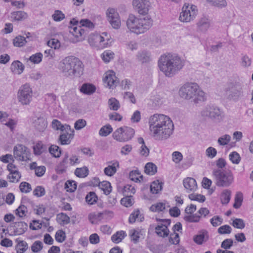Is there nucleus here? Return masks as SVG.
Returning a JSON list of instances; mask_svg holds the SVG:
<instances>
[{"label":"nucleus","instance_id":"58836bf2","mask_svg":"<svg viewBox=\"0 0 253 253\" xmlns=\"http://www.w3.org/2000/svg\"><path fill=\"white\" fill-rule=\"evenodd\" d=\"M113 131V128L111 125H107L102 127L99 131V134L102 136H107Z\"/></svg>","mask_w":253,"mask_h":253},{"label":"nucleus","instance_id":"338daca9","mask_svg":"<svg viewBox=\"0 0 253 253\" xmlns=\"http://www.w3.org/2000/svg\"><path fill=\"white\" fill-rule=\"evenodd\" d=\"M231 137L229 135L225 134L220 137L217 140L218 144L220 145H227L230 141Z\"/></svg>","mask_w":253,"mask_h":253},{"label":"nucleus","instance_id":"2f4dec72","mask_svg":"<svg viewBox=\"0 0 253 253\" xmlns=\"http://www.w3.org/2000/svg\"><path fill=\"white\" fill-rule=\"evenodd\" d=\"M157 170V166L152 163H148L145 167V172L147 174L153 175Z\"/></svg>","mask_w":253,"mask_h":253},{"label":"nucleus","instance_id":"13d9d810","mask_svg":"<svg viewBox=\"0 0 253 253\" xmlns=\"http://www.w3.org/2000/svg\"><path fill=\"white\" fill-rule=\"evenodd\" d=\"M115 165V164H113L104 169V171L106 175L111 176L116 173L117 169Z\"/></svg>","mask_w":253,"mask_h":253},{"label":"nucleus","instance_id":"f704fd0d","mask_svg":"<svg viewBox=\"0 0 253 253\" xmlns=\"http://www.w3.org/2000/svg\"><path fill=\"white\" fill-rule=\"evenodd\" d=\"M134 203V200L131 195H126V197L122 198L121 200V204L126 207H130Z\"/></svg>","mask_w":253,"mask_h":253},{"label":"nucleus","instance_id":"79ce46f5","mask_svg":"<svg viewBox=\"0 0 253 253\" xmlns=\"http://www.w3.org/2000/svg\"><path fill=\"white\" fill-rule=\"evenodd\" d=\"M57 220L60 224H67L70 222V217L66 214L62 212L57 215Z\"/></svg>","mask_w":253,"mask_h":253},{"label":"nucleus","instance_id":"8fccbe9b","mask_svg":"<svg viewBox=\"0 0 253 253\" xmlns=\"http://www.w3.org/2000/svg\"><path fill=\"white\" fill-rule=\"evenodd\" d=\"M232 226L238 229H243L245 227V223L243 219L235 218L232 222Z\"/></svg>","mask_w":253,"mask_h":253},{"label":"nucleus","instance_id":"7c9ffc66","mask_svg":"<svg viewBox=\"0 0 253 253\" xmlns=\"http://www.w3.org/2000/svg\"><path fill=\"white\" fill-rule=\"evenodd\" d=\"M231 192L228 189L224 190L221 194L220 200L222 204H227L231 198Z\"/></svg>","mask_w":253,"mask_h":253},{"label":"nucleus","instance_id":"c85d7f7f","mask_svg":"<svg viewBox=\"0 0 253 253\" xmlns=\"http://www.w3.org/2000/svg\"><path fill=\"white\" fill-rule=\"evenodd\" d=\"M126 236L125 231L121 230L117 231L115 234H113L111 237V240L115 243H119Z\"/></svg>","mask_w":253,"mask_h":253},{"label":"nucleus","instance_id":"c03bdc74","mask_svg":"<svg viewBox=\"0 0 253 253\" xmlns=\"http://www.w3.org/2000/svg\"><path fill=\"white\" fill-rule=\"evenodd\" d=\"M201 215H198L196 213L194 214H189L185 215L184 217V219L186 222H198L200 221Z\"/></svg>","mask_w":253,"mask_h":253},{"label":"nucleus","instance_id":"2eb2a0df","mask_svg":"<svg viewBox=\"0 0 253 253\" xmlns=\"http://www.w3.org/2000/svg\"><path fill=\"white\" fill-rule=\"evenodd\" d=\"M94 39L95 42H98L99 46L101 48L107 46L110 41V36L106 32H103L101 35L97 34L94 36Z\"/></svg>","mask_w":253,"mask_h":253},{"label":"nucleus","instance_id":"c9c22d12","mask_svg":"<svg viewBox=\"0 0 253 253\" xmlns=\"http://www.w3.org/2000/svg\"><path fill=\"white\" fill-rule=\"evenodd\" d=\"M98 197L94 192H89L85 197V201L89 205H93L97 202Z\"/></svg>","mask_w":253,"mask_h":253},{"label":"nucleus","instance_id":"864d4df0","mask_svg":"<svg viewBox=\"0 0 253 253\" xmlns=\"http://www.w3.org/2000/svg\"><path fill=\"white\" fill-rule=\"evenodd\" d=\"M43 248L42 243L40 241H36L31 246V250L34 253H37Z\"/></svg>","mask_w":253,"mask_h":253},{"label":"nucleus","instance_id":"6e6d98bb","mask_svg":"<svg viewBox=\"0 0 253 253\" xmlns=\"http://www.w3.org/2000/svg\"><path fill=\"white\" fill-rule=\"evenodd\" d=\"M42 53L38 52L31 56L29 58V60L34 64H38L42 61Z\"/></svg>","mask_w":253,"mask_h":253},{"label":"nucleus","instance_id":"bb28decb","mask_svg":"<svg viewBox=\"0 0 253 253\" xmlns=\"http://www.w3.org/2000/svg\"><path fill=\"white\" fill-rule=\"evenodd\" d=\"M163 183L159 180L153 181L150 186V191L153 194H157L163 188Z\"/></svg>","mask_w":253,"mask_h":253},{"label":"nucleus","instance_id":"f03ea898","mask_svg":"<svg viewBox=\"0 0 253 253\" xmlns=\"http://www.w3.org/2000/svg\"><path fill=\"white\" fill-rule=\"evenodd\" d=\"M184 64V60L175 54H164L158 61L160 70L168 77H172L177 74Z\"/></svg>","mask_w":253,"mask_h":253},{"label":"nucleus","instance_id":"20e7f679","mask_svg":"<svg viewBox=\"0 0 253 253\" xmlns=\"http://www.w3.org/2000/svg\"><path fill=\"white\" fill-rule=\"evenodd\" d=\"M180 96L187 100L192 99L195 103L203 102L206 100L205 92L200 89L196 83H187L184 84L179 89Z\"/></svg>","mask_w":253,"mask_h":253},{"label":"nucleus","instance_id":"ea45409f","mask_svg":"<svg viewBox=\"0 0 253 253\" xmlns=\"http://www.w3.org/2000/svg\"><path fill=\"white\" fill-rule=\"evenodd\" d=\"M243 200L242 193L241 192L237 193L235 197V202L233 204V207L236 209L240 208L242 205Z\"/></svg>","mask_w":253,"mask_h":253},{"label":"nucleus","instance_id":"9b49d317","mask_svg":"<svg viewBox=\"0 0 253 253\" xmlns=\"http://www.w3.org/2000/svg\"><path fill=\"white\" fill-rule=\"evenodd\" d=\"M201 115L203 117L218 120L221 118V113L219 108L217 106L209 105L202 111Z\"/></svg>","mask_w":253,"mask_h":253},{"label":"nucleus","instance_id":"72a5a7b5","mask_svg":"<svg viewBox=\"0 0 253 253\" xmlns=\"http://www.w3.org/2000/svg\"><path fill=\"white\" fill-rule=\"evenodd\" d=\"M99 187L103 191L104 193L106 195H109L112 191L111 183L108 181H103L101 182Z\"/></svg>","mask_w":253,"mask_h":253},{"label":"nucleus","instance_id":"e433bc0d","mask_svg":"<svg viewBox=\"0 0 253 253\" xmlns=\"http://www.w3.org/2000/svg\"><path fill=\"white\" fill-rule=\"evenodd\" d=\"M109 108L114 111H117L120 107V104L118 100L115 98H111L108 100Z\"/></svg>","mask_w":253,"mask_h":253},{"label":"nucleus","instance_id":"5701e85b","mask_svg":"<svg viewBox=\"0 0 253 253\" xmlns=\"http://www.w3.org/2000/svg\"><path fill=\"white\" fill-rule=\"evenodd\" d=\"M136 59L142 63H147L150 60V54L147 51H140L137 53Z\"/></svg>","mask_w":253,"mask_h":253},{"label":"nucleus","instance_id":"9d476101","mask_svg":"<svg viewBox=\"0 0 253 253\" xmlns=\"http://www.w3.org/2000/svg\"><path fill=\"white\" fill-rule=\"evenodd\" d=\"M14 158L19 161H26L29 159L31 153L29 149L25 146L19 144L13 149Z\"/></svg>","mask_w":253,"mask_h":253},{"label":"nucleus","instance_id":"49530a36","mask_svg":"<svg viewBox=\"0 0 253 253\" xmlns=\"http://www.w3.org/2000/svg\"><path fill=\"white\" fill-rule=\"evenodd\" d=\"M26 42L25 37L20 36L16 37L13 41L14 45L17 47L23 46Z\"/></svg>","mask_w":253,"mask_h":253},{"label":"nucleus","instance_id":"4468645a","mask_svg":"<svg viewBox=\"0 0 253 253\" xmlns=\"http://www.w3.org/2000/svg\"><path fill=\"white\" fill-rule=\"evenodd\" d=\"M132 4L135 10L142 15L147 14L150 6L149 0H133Z\"/></svg>","mask_w":253,"mask_h":253},{"label":"nucleus","instance_id":"a878e982","mask_svg":"<svg viewBox=\"0 0 253 253\" xmlns=\"http://www.w3.org/2000/svg\"><path fill=\"white\" fill-rule=\"evenodd\" d=\"M27 17L26 12L22 11H14L11 13V18L15 21H22Z\"/></svg>","mask_w":253,"mask_h":253},{"label":"nucleus","instance_id":"774afa93","mask_svg":"<svg viewBox=\"0 0 253 253\" xmlns=\"http://www.w3.org/2000/svg\"><path fill=\"white\" fill-rule=\"evenodd\" d=\"M0 160L4 163H9L14 162V158L11 154H6L0 157Z\"/></svg>","mask_w":253,"mask_h":253},{"label":"nucleus","instance_id":"4be33fe9","mask_svg":"<svg viewBox=\"0 0 253 253\" xmlns=\"http://www.w3.org/2000/svg\"><path fill=\"white\" fill-rule=\"evenodd\" d=\"M199 30L202 32H206L210 26V22L209 19L206 17L201 18L197 23Z\"/></svg>","mask_w":253,"mask_h":253},{"label":"nucleus","instance_id":"0e129e2a","mask_svg":"<svg viewBox=\"0 0 253 253\" xmlns=\"http://www.w3.org/2000/svg\"><path fill=\"white\" fill-rule=\"evenodd\" d=\"M66 238L65 233L62 230H58L55 234V240L59 243H62Z\"/></svg>","mask_w":253,"mask_h":253},{"label":"nucleus","instance_id":"b1692460","mask_svg":"<svg viewBox=\"0 0 253 253\" xmlns=\"http://www.w3.org/2000/svg\"><path fill=\"white\" fill-rule=\"evenodd\" d=\"M208 239V232L206 230L202 231L199 234L195 235L193 238V241L198 245H201L204 241Z\"/></svg>","mask_w":253,"mask_h":253},{"label":"nucleus","instance_id":"dca6fc26","mask_svg":"<svg viewBox=\"0 0 253 253\" xmlns=\"http://www.w3.org/2000/svg\"><path fill=\"white\" fill-rule=\"evenodd\" d=\"M227 93L229 98L237 101L242 95V88L239 86H233L230 89Z\"/></svg>","mask_w":253,"mask_h":253},{"label":"nucleus","instance_id":"f3484780","mask_svg":"<svg viewBox=\"0 0 253 253\" xmlns=\"http://www.w3.org/2000/svg\"><path fill=\"white\" fill-rule=\"evenodd\" d=\"M103 81L110 88L116 86L119 83L114 72H112V74H106Z\"/></svg>","mask_w":253,"mask_h":253},{"label":"nucleus","instance_id":"69168bd1","mask_svg":"<svg viewBox=\"0 0 253 253\" xmlns=\"http://www.w3.org/2000/svg\"><path fill=\"white\" fill-rule=\"evenodd\" d=\"M210 222L213 226L216 227L222 224L223 219L218 215H215L210 219Z\"/></svg>","mask_w":253,"mask_h":253},{"label":"nucleus","instance_id":"0eeeda50","mask_svg":"<svg viewBox=\"0 0 253 253\" xmlns=\"http://www.w3.org/2000/svg\"><path fill=\"white\" fill-rule=\"evenodd\" d=\"M134 133V130L131 127H121L114 132L113 137L119 142H126L131 139Z\"/></svg>","mask_w":253,"mask_h":253},{"label":"nucleus","instance_id":"5fc2aeb1","mask_svg":"<svg viewBox=\"0 0 253 253\" xmlns=\"http://www.w3.org/2000/svg\"><path fill=\"white\" fill-rule=\"evenodd\" d=\"M28 210H26V207L24 205H20L15 211V213L20 217L25 216Z\"/></svg>","mask_w":253,"mask_h":253},{"label":"nucleus","instance_id":"473e14b6","mask_svg":"<svg viewBox=\"0 0 253 253\" xmlns=\"http://www.w3.org/2000/svg\"><path fill=\"white\" fill-rule=\"evenodd\" d=\"M89 170L86 167L77 168L75 171V174L79 177H85L88 174Z\"/></svg>","mask_w":253,"mask_h":253},{"label":"nucleus","instance_id":"a211bd4d","mask_svg":"<svg viewBox=\"0 0 253 253\" xmlns=\"http://www.w3.org/2000/svg\"><path fill=\"white\" fill-rule=\"evenodd\" d=\"M14 234L22 235L24 234L27 230L28 225L25 222H15L14 223Z\"/></svg>","mask_w":253,"mask_h":253},{"label":"nucleus","instance_id":"aec40b11","mask_svg":"<svg viewBox=\"0 0 253 253\" xmlns=\"http://www.w3.org/2000/svg\"><path fill=\"white\" fill-rule=\"evenodd\" d=\"M34 125L37 130L42 132L46 128L47 123L43 117H40L34 121Z\"/></svg>","mask_w":253,"mask_h":253},{"label":"nucleus","instance_id":"a18cd8bd","mask_svg":"<svg viewBox=\"0 0 253 253\" xmlns=\"http://www.w3.org/2000/svg\"><path fill=\"white\" fill-rule=\"evenodd\" d=\"M114 53L110 50H106L101 55L102 60L106 63H108L114 58Z\"/></svg>","mask_w":253,"mask_h":253},{"label":"nucleus","instance_id":"603ef678","mask_svg":"<svg viewBox=\"0 0 253 253\" xmlns=\"http://www.w3.org/2000/svg\"><path fill=\"white\" fill-rule=\"evenodd\" d=\"M230 160L233 163L235 164H238L241 160V157L239 154L235 151L231 152L229 156Z\"/></svg>","mask_w":253,"mask_h":253},{"label":"nucleus","instance_id":"37998d69","mask_svg":"<svg viewBox=\"0 0 253 253\" xmlns=\"http://www.w3.org/2000/svg\"><path fill=\"white\" fill-rule=\"evenodd\" d=\"M65 188L68 192H74L77 188V183L75 181L68 180L65 183Z\"/></svg>","mask_w":253,"mask_h":253},{"label":"nucleus","instance_id":"6e6552de","mask_svg":"<svg viewBox=\"0 0 253 253\" xmlns=\"http://www.w3.org/2000/svg\"><path fill=\"white\" fill-rule=\"evenodd\" d=\"M33 91L29 84L22 85L19 89L17 97L22 105H28L32 100Z\"/></svg>","mask_w":253,"mask_h":253},{"label":"nucleus","instance_id":"f257e3e1","mask_svg":"<svg viewBox=\"0 0 253 253\" xmlns=\"http://www.w3.org/2000/svg\"><path fill=\"white\" fill-rule=\"evenodd\" d=\"M149 125L152 135L156 140H167L173 133V123L168 116L155 114L150 117Z\"/></svg>","mask_w":253,"mask_h":253},{"label":"nucleus","instance_id":"09e8293b","mask_svg":"<svg viewBox=\"0 0 253 253\" xmlns=\"http://www.w3.org/2000/svg\"><path fill=\"white\" fill-rule=\"evenodd\" d=\"M129 235L130 237L131 241L136 244L138 242L140 236L139 232L134 229L129 230Z\"/></svg>","mask_w":253,"mask_h":253},{"label":"nucleus","instance_id":"4d7b16f0","mask_svg":"<svg viewBox=\"0 0 253 253\" xmlns=\"http://www.w3.org/2000/svg\"><path fill=\"white\" fill-rule=\"evenodd\" d=\"M140 173L138 170H132L129 172V178L133 181L137 182V181H139V177L141 179L143 177L142 175H140Z\"/></svg>","mask_w":253,"mask_h":253},{"label":"nucleus","instance_id":"cd10ccee","mask_svg":"<svg viewBox=\"0 0 253 253\" xmlns=\"http://www.w3.org/2000/svg\"><path fill=\"white\" fill-rule=\"evenodd\" d=\"M17 244L16 246V249L17 253H24L28 249V244L24 241L19 240V239L15 240Z\"/></svg>","mask_w":253,"mask_h":253},{"label":"nucleus","instance_id":"1a4fd4ad","mask_svg":"<svg viewBox=\"0 0 253 253\" xmlns=\"http://www.w3.org/2000/svg\"><path fill=\"white\" fill-rule=\"evenodd\" d=\"M197 7L194 5L184 4L182 8V11L180 13L179 20L184 22H188L195 18L197 15Z\"/></svg>","mask_w":253,"mask_h":253},{"label":"nucleus","instance_id":"39448f33","mask_svg":"<svg viewBox=\"0 0 253 253\" xmlns=\"http://www.w3.org/2000/svg\"><path fill=\"white\" fill-rule=\"evenodd\" d=\"M152 25V20L148 17L138 18L133 14H130L126 21V26L129 30L137 35L144 33Z\"/></svg>","mask_w":253,"mask_h":253},{"label":"nucleus","instance_id":"052dcab7","mask_svg":"<svg viewBox=\"0 0 253 253\" xmlns=\"http://www.w3.org/2000/svg\"><path fill=\"white\" fill-rule=\"evenodd\" d=\"M79 24L82 27H85L86 29H92L94 26L93 23L87 19H82Z\"/></svg>","mask_w":253,"mask_h":253},{"label":"nucleus","instance_id":"4c0bfd02","mask_svg":"<svg viewBox=\"0 0 253 253\" xmlns=\"http://www.w3.org/2000/svg\"><path fill=\"white\" fill-rule=\"evenodd\" d=\"M21 175L18 170L13 171L11 174H9L7 178L9 179L10 182H17L19 181Z\"/></svg>","mask_w":253,"mask_h":253},{"label":"nucleus","instance_id":"f8f14e48","mask_svg":"<svg viewBox=\"0 0 253 253\" xmlns=\"http://www.w3.org/2000/svg\"><path fill=\"white\" fill-rule=\"evenodd\" d=\"M156 220L158 222H167V224H159L155 228L156 233L160 237L165 238L169 235V231L168 226L170 225L171 220L169 219H160L156 218Z\"/></svg>","mask_w":253,"mask_h":253},{"label":"nucleus","instance_id":"ddd939ff","mask_svg":"<svg viewBox=\"0 0 253 253\" xmlns=\"http://www.w3.org/2000/svg\"><path fill=\"white\" fill-rule=\"evenodd\" d=\"M108 20L112 27L115 29L120 28L121 20L120 16L117 11L114 8H109L107 11Z\"/></svg>","mask_w":253,"mask_h":253},{"label":"nucleus","instance_id":"c756f323","mask_svg":"<svg viewBox=\"0 0 253 253\" xmlns=\"http://www.w3.org/2000/svg\"><path fill=\"white\" fill-rule=\"evenodd\" d=\"M166 205L165 203L159 202L152 205L149 208L150 211L152 212L163 211L166 209Z\"/></svg>","mask_w":253,"mask_h":253},{"label":"nucleus","instance_id":"a19ab883","mask_svg":"<svg viewBox=\"0 0 253 253\" xmlns=\"http://www.w3.org/2000/svg\"><path fill=\"white\" fill-rule=\"evenodd\" d=\"M49 152L55 158H59L61 154V149L56 145H51L49 148Z\"/></svg>","mask_w":253,"mask_h":253},{"label":"nucleus","instance_id":"e2e57ef3","mask_svg":"<svg viewBox=\"0 0 253 253\" xmlns=\"http://www.w3.org/2000/svg\"><path fill=\"white\" fill-rule=\"evenodd\" d=\"M231 227L228 225H224L218 228L217 232L220 234H226L231 233Z\"/></svg>","mask_w":253,"mask_h":253},{"label":"nucleus","instance_id":"393cba45","mask_svg":"<svg viewBox=\"0 0 253 253\" xmlns=\"http://www.w3.org/2000/svg\"><path fill=\"white\" fill-rule=\"evenodd\" d=\"M95 86L90 84H84L80 88L81 92L85 94H91L95 91Z\"/></svg>","mask_w":253,"mask_h":253},{"label":"nucleus","instance_id":"de8ad7c7","mask_svg":"<svg viewBox=\"0 0 253 253\" xmlns=\"http://www.w3.org/2000/svg\"><path fill=\"white\" fill-rule=\"evenodd\" d=\"M11 68L12 69L17 70V73L20 74L23 72L24 69V66L21 62L19 61H15L11 64Z\"/></svg>","mask_w":253,"mask_h":253},{"label":"nucleus","instance_id":"7ed1b4c3","mask_svg":"<svg viewBox=\"0 0 253 253\" xmlns=\"http://www.w3.org/2000/svg\"><path fill=\"white\" fill-rule=\"evenodd\" d=\"M84 65L78 58L69 56L63 59L59 64V69L66 77H79L83 73Z\"/></svg>","mask_w":253,"mask_h":253},{"label":"nucleus","instance_id":"3c124183","mask_svg":"<svg viewBox=\"0 0 253 253\" xmlns=\"http://www.w3.org/2000/svg\"><path fill=\"white\" fill-rule=\"evenodd\" d=\"M19 189L21 192L27 193L32 190L31 185L27 182H22L19 185Z\"/></svg>","mask_w":253,"mask_h":253},{"label":"nucleus","instance_id":"412c9836","mask_svg":"<svg viewBox=\"0 0 253 253\" xmlns=\"http://www.w3.org/2000/svg\"><path fill=\"white\" fill-rule=\"evenodd\" d=\"M74 137V134L69 132H62L59 136L58 141L61 145H68L70 144Z\"/></svg>","mask_w":253,"mask_h":253},{"label":"nucleus","instance_id":"423d86ee","mask_svg":"<svg viewBox=\"0 0 253 253\" xmlns=\"http://www.w3.org/2000/svg\"><path fill=\"white\" fill-rule=\"evenodd\" d=\"M212 175L215 180V184L218 187H229L233 182L234 177L231 170L214 169Z\"/></svg>","mask_w":253,"mask_h":253},{"label":"nucleus","instance_id":"bf43d9fd","mask_svg":"<svg viewBox=\"0 0 253 253\" xmlns=\"http://www.w3.org/2000/svg\"><path fill=\"white\" fill-rule=\"evenodd\" d=\"M189 198L191 200L197 201L203 203L206 200L205 196L201 194H190L188 195Z\"/></svg>","mask_w":253,"mask_h":253},{"label":"nucleus","instance_id":"680f3d73","mask_svg":"<svg viewBox=\"0 0 253 253\" xmlns=\"http://www.w3.org/2000/svg\"><path fill=\"white\" fill-rule=\"evenodd\" d=\"M44 188L42 186H38L33 191V194L37 197H42L45 195Z\"/></svg>","mask_w":253,"mask_h":253},{"label":"nucleus","instance_id":"6ab92c4d","mask_svg":"<svg viewBox=\"0 0 253 253\" xmlns=\"http://www.w3.org/2000/svg\"><path fill=\"white\" fill-rule=\"evenodd\" d=\"M183 184L187 192L194 191L197 189V183L195 179L191 177L185 178L183 181Z\"/></svg>","mask_w":253,"mask_h":253}]
</instances>
